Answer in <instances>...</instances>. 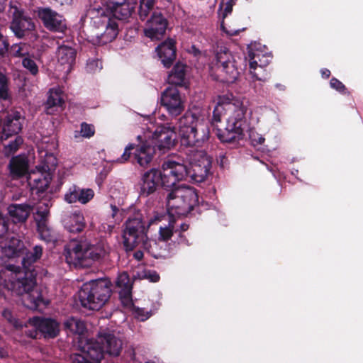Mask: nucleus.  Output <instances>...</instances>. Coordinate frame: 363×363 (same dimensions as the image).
I'll use <instances>...</instances> for the list:
<instances>
[{
	"label": "nucleus",
	"instance_id": "nucleus-11",
	"mask_svg": "<svg viewBox=\"0 0 363 363\" xmlns=\"http://www.w3.org/2000/svg\"><path fill=\"white\" fill-rule=\"evenodd\" d=\"M40 155V164L27 175L28 185L32 191H36L37 194L43 192L48 187L51 180L49 172L56 164V158L52 153L42 151Z\"/></svg>",
	"mask_w": 363,
	"mask_h": 363
},
{
	"label": "nucleus",
	"instance_id": "nucleus-59",
	"mask_svg": "<svg viewBox=\"0 0 363 363\" xmlns=\"http://www.w3.org/2000/svg\"><path fill=\"white\" fill-rule=\"evenodd\" d=\"M9 356V353L5 350L0 348V357L4 358Z\"/></svg>",
	"mask_w": 363,
	"mask_h": 363
},
{
	"label": "nucleus",
	"instance_id": "nucleus-55",
	"mask_svg": "<svg viewBox=\"0 0 363 363\" xmlns=\"http://www.w3.org/2000/svg\"><path fill=\"white\" fill-rule=\"evenodd\" d=\"M232 9H233L232 4L230 2H228L226 4L225 8L224 9V13H223V18H225L226 16H228L229 13H230L232 11Z\"/></svg>",
	"mask_w": 363,
	"mask_h": 363
},
{
	"label": "nucleus",
	"instance_id": "nucleus-26",
	"mask_svg": "<svg viewBox=\"0 0 363 363\" xmlns=\"http://www.w3.org/2000/svg\"><path fill=\"white\" fill-rule=\"evenodd\" d=\"M160 182L158 169H151L142 177L140 194L141 196H148L153 194Z\"/></svg>",
	"mask_w": 363,
	"mask_h": 363
},
{
	"label": "nucleus",
	"instance_id": "nucleus-57",
	"mask_svg": "<svg viewBox=\"0 0 363 363\" xmlns=\"http://www.w3.org/2000/svg\"><path fill=\"white\" fill-rule=\"evenodd\" d=\"M133 256L137 260H140L143 257V252L141 250H138L133 254Z\"/></svg>",
	"mask_w": 363,
	"mask_h": 363
},
{
	"label": "nucleus",
	"instance_id": "nucleus-53",
	"mask_svg": "<svg viewBox=\"0 0 363 363\" xmlns=\"http://www.w3.org/2000/svg\"><path fill=\"white\" fill-rule=\"evenodd\" d=\"M8 222L0 213V238H2L4 235L8 232Z\"/></svg>",
	"mask_w": 363,
	"mask_h": 363
},
{
	"label": "nucleus",
	"instance_id": "nucleus-58",
	"mask_svg": "<svg viewBox=\"0 0 363 363\" xmlns=\"http://www.w3.org/2000/svg\"><path fill=\"white\" fill-rule=\"evenodd\" d=\"M321 74L323 77L328 78L330 75V72L328 69H321Z\"/></svg>",
	"mask_w": 363,
	"mask_h": 363
},
{
	"label": "nucleus",
	"instance_id": "nucleus-16",
	"mask_svg": "<svg viewBox=\"0 0 363 363\" xmlns=\"http://www.w3.org/2000/svg\"><path fill=\"white\" fill-rule=\"evenodd\" d=\"M28 325L33 328L26 330V334L31 338H36L38 331L43 333L45 337H54L59 332L58 323L50 318L34 317L29 319Z\"/></svg>",
	"mask_w": 363,
	"mask_h": 363
},
{
	"label": "nucleus",
	"instance_id": "nucleus-1",
	"mask_svg": "<svg viewBox=\"0 0 363 363\" xmlns=\"http://www.w3.org/2000/svg\"><path fill=\"white\" fill-rule=\"evenodd\" d=\"M143 135L137 137L138 141L148 140V142L159 150L165 152L170 150L176 140V130L180 137L181 143L186 147H199L209 137V122L204 116L186 111L178 120L176 127L157 125L151 116L143 117Z\"/></svg>",
	"mask_w": 363,
	"mask_h": 363
},
{
	"label": "nucleus",
	"instance_id": "nucleus-62",
	"mask_svg": "<svg viewBox=\"0 0 363 363\" xmlns=\"http://www.w3.org/2000/svg\"><path fill=\"white\" fill-rule=\"evenodd\" d=\"M52 146L55 147V143L54 142L52 143Z\"/></svg>",
	"mask_w": 363,
	"mask_h": 363
},
{
	"label": "nucleus",
	"instance_id": "nucleus-50",
	"mask_svg": "<svg viewBox=\"0 0 363 363\" xmlns=\"http://www.w3.org/2000/svg\"><path fill=\"white\" fill-rule=\"evenodd\" d=\"M9 46L7 38L0 33V57H4L7 54Z\"/></svg>",
	"mask_w": 363,
	"mask_h": 363
},
{
	"label": "nucleus",
	"instance_id": "nucleus-51",
	"mask_svg": "<svg viewBox=\"0 0 363 363\" xmlns=\"http://www.w3.org/2000/svg\"><path fill=\"white\" fill-rule=\"evenodd\" d=\"M135 147L134 144H132V143L128 144L125 147L124 152H123V155H121V157L118 159V161L121 163L126 162L130 158V156L131 154V150H133Z\"/></svg>",
	"mask_w": 363,
	"mask_h": 363
},
{
	"label": "nucleus",
	"instance_id": "nucleus-61",
	"mask_svg": "<svg viewBox=\"0 0 363 363\" xmlns=\"http://www.w3.org/2000/svg\"><path fill=\"white\" fill-rule=\"evenodd\" d=\"M41 147H43V143H42ZM38 149H40V150H39V154H40V152H42V151H43V152H44V151H47V152H50V153H52V152H50L49 150H43V147H38ZM40 156H41V155H40Z\"/></svg>",
	"mask_w": 363,
	"mask_h": 363
},
{
	"label": "nucleus",
	"instance_id": "nucleus-13",
	"mask_svg": "<svg viewBox=\"0 0 363 363\" xmlns=\"http://www.w3.org/2000/svg\"><path fill=\"white\" fill-rule=\"evenodd\" d=\"M190 172L186 164L171 160L164 161L161 170H158L160 184L165 189L174 186L177 182L185 179Z\"/></svg>",
	"mask_w": 363,
	"mask_h": 363
},
{
	"label": "nucleus",
	"instance_id": "nucleus-33",
	"mask_svg": "<svg viewBox=\"0 0 363 363\" xmlns=\"http://www.w3.org/2000/svg\"><path fill=\"white\" fill-rule=\"evenodd\" d=\"M109 252L110 247L106 241L101 240L96 245H91L89 242L90 264L94 261L104 258Z\"/></svg>",
	"mask_w": 363,
	"mask_h": 363
},
{
	"label": "nucleus",
	"instance_id": "nucleus-32",
	"mask_svg": "<svg viewBox=\"0 0 363 363\" xmlns=\"http://www.w3.org/2000/svg\"><path fill=\"white\" fill-rule=\"evenodd\" d=\"M8 210L13 222L21 223L27 219L31 208L27 204H13L9 206Z\"/></svg>",
	"mask_w": 363,
	"mask_h": 363
},
{
	"label": "nucleus",
	"instance_id": "nucleus-14",
	"mask_svg": "<svg viewBox=\"0 0 363 363\" xmlns=\"http://www.w3.org/2000/svg\"><path fill=\"white\" fill-rule=\"evenodd\" d=\"M89 242L87 240H73L65 250V259L69 264L75 267L90 265Z\"/></svg>",
	"mask_w": 363,
	"mask_h": 363
},
{
	"label": "nucleus",
	"instance_id": "nucleus-46",
	"mask_svg": "<svg viewBox=\"0 0 363 363\" xmlns=\"http://www.w3.org/2000/svg\"><path fill=\"white\" fill-rule=\"evenodd\" d=\"M2 316L14 328L18 329L23 327V324L21 323V322H20L18 320H17L16 318L13 316L12 313L10 310L4 309L2 311Z\"/></svg>",
	"mask_w": 363,
	"mask_h": 363
},
{
	"label": "nucleus",
	"instance_id": "nucleus-7",
	"mask_svg": "<svg viewBox=\"0 0 363 363\" xmlns=\"http://www.w3.org/2000/svg\"><path fill=\"white\" fill-rule=\"evenodd\" d=\"M147 223H148V228L154 225H159L157 239L151 240L150 241H156L159 245V250L164 255L161 257H167L170 252L173 250L174 245L169 241L172 240V237L177 235L178 231L176 218L164 213L153 211L147 215Z\"/></svg>",
	"mask_w": 363,
	"mask_h": 363
},
{
	"label": "nucleus",
	"instance_id": "nucleus-37",
	"mask_svg": "<svg viewBox=\"0 0 363 363\" xmlns=\"http://www.w3.org/2000/svg\"><path fill=\"white\" fill-rule=\"evenodd\" d=\"M23 140L20 136H16L14 140L9 142V143L4 146V153L5 156L9 157L14 154L23 144Z\"/></svg>",
	"mask_w": 363,
	"mask_h": 363
},
{
	"label": "nucleus",
	"instance_id": "nucleus-34",
	"mask_svg": "<svg viewBox=\"0 0 363 363\" xmlns=\"http://www.w3.org/2000/svg\"><path fill=\"white\" fill-rule=\"evenodd\" d=\"M186 66L182 63H177L168 76L170 84L182 86L185 84Z\"/></svg>",
	"mask_w": 363,
	"mask_h": 363
},
{
	"label": "nucleus",
	"instance_id": "nucleus-24",
	"mask_svg": "<svg viewBox=\"0 0 363 363\" xmlns=\"http://www.w3.org/2000/svg\"><path fill=\"white\" fill-rule=\"evenodd\" d=\"M9 174L13 179H18L30 172L29 160L26 154H21L13 157L8 165Z\"/></svg>",
	"mask_w": 363,
	"mask_h": 363
},
{
	"label": "nucleus",
	"instance_id": "nucleus-27",
	"mask_svg": "<svg viewBox=\"0 0 363 363\" xmlns=\"http://www.w3.org/2000/svg\"><path fill=\"white\" fill-rule=\"evenodd\" d=\"M62 223L65 228L71 233H81L86 227L84 216L79 211L66 214L62 219Z\"/></svg>",
	"mask_w": 363,
	"mask_h": 363
},
{
	"label": "nucleus",
	"instance_id": "nucleus-54",
	"mask_svg": "<svg viewBox=\"0 0 363 363\" xmlns=\"http://www.w3.org/2000/svg\"><path fill=\"white\" fill-rule=\"evenodd\" d=\"M220 28L223 32H225L229 36H233L238 35L241 30H243L244 28L242 29H233V28H226L223 21L221 23Z\"/></svg>",
	"mask_w": 363,
	"mask_h": 363
},
{
	"label": "nucleus",
	"instance_id": "nucleus-47",
	"mask_svg": "<svg viewBox=\"0 0 363 363\" xmlns=\"http://www.w3.org/2000/svg\"><path fill=\"white\" fill-rule=\"evenodd\" d=\"M81 135L83 138H89L94 135L95 130L94 127L86 123H82L81 124V130H80Z\"/></svg>",
	"mask_w": 363,
	"mask_h": 363
},
{
	"label": "nucleus",
	"instance_id": "nucleus-31",
	"mask_svg": "<svg viewBox=\"0 0 363 363\" xmlns=\"http://www.w3.org/2000/svg\"><path fill=\"white\" fill-rule=\"evenodd\" d=\"M2 254L8 257L13 258L19 256L23 249V242L14 235L8 237L1 245Z\"/></svg>",
	"mask_w": 363,
	"mask_h": 363
},
{
	"label": "nucleus",
	"instance_id": "nucleus-42",
	"mask_svg": "<svg viewBox=\"0 0 363 363\" xmlns=\"http://www.w3.org/2000/svg\"><path fill=\"white\" fill-rule=\"evenodd\" d=\"M10 53L15 57H25L28 54V52L26 48V45L19 43L14 44L11 46Z\"/></svg>",
	"mask_w": 363,
	"mask_h": 363
},
{
	"label": "nucleus",
	"instance_id": "nucleus-52",
	"mask_svg": "<svg viewBox=\"0 0 363 363\" xmlns=\"http://www.w3.org/2000/svg\"><path fill=\"white\" fill-rule=\"evenodd\" d=\"M330 86L339 92H344L346 90L345 85L336 78H332L330 82Z\"/></svg>",
	"mask_w": 363,
	"mask_h": 363
},
{
	"label": "nucleus",
	"instance_id": "nucleus-23",
	"mask_svg": "<svg viewBox=\"0 0 363 363\" xmlns=\"http://www.w3.org/2000/svg\"><path fill=\"white\" fill-rule=\"evenodd\" d=\"M11 9H13L14 11L13 18L10 28L18 38H22L26 31L34 28V24L32 20L30 18L24 16L16 6H12Z\"/></svg>",
	"mask_w": 363,
	"mask_h": 363
},
{
	"label": "nucleus",
	"instance_id": "nucleus-15",
	"mask_svg": "<svg viewBox=\"0 0 363 363\" xmlns=\"http://www.w3.org/2000/svg\"><path fill=\"white\" fill-rule=\"evenodd\" d=\"M149 16L150 18L147 21L144 28L145 35L152 40H160L165 33L167 20L158 9L153 8L150 11Z\"/></svg>",
	"mask_w": 363,
	"mask_h": 363
},
{
	"label": "nucleus",
	"instance_id": "nucleus-2",
	"mask_svg": "<svg viewBox=\"0 0 363 363\" xmlns=\"http://www.w3.org/2000/svg\"><path fill=\"white\" fill-rule=\"evenodd\" d=\"M247 107L243 101L232 94L220 95L213 112V123L220 122L222 118L226 121L223 130L216 129L218 138L225 143L239 140L249 131V138L253 146L264 143L265 139L259 133L249 128L246 119Z\"/></svg>",
	"mask_w": 363,
	"mask_h": 363
},
{
	"label": "nucleus",
	"instance_id": "nucleus-25",
	"mask_svg": "<svg viewBox=\"0 0 363 363\" xmlns=\"http://www.w3.org/2000/svg\"><path fill=\"white\" fill-rule=\"evenodd\" d=\"M23 120L24 118L18 111H11L7 113L2 127L4 135L7 138L13 134L18 133L22 128Z\"/></svg>",
	"mask_w": 363,
	"mask_h": 363
},
{
	"label": "nucleus",
	"instance_id": "nucleus-6",
	"mask_svg": "<svg viewBox=\"0 0 363 363\" xmlns=\"http://www.w3.org/2000/svg\"><path fill=\"white\" fill-rule=\"evenodd\" d=\"M123 342L113 332L104 330L99 333L96 340H89L83 346L85 357L89 361L101 362L104 354L117 357L122 350Z\"/></svg>",
	"mask_w": 363,
	"mask_h": 363
},
{
	"label": "nucleus",
	"instance_id": "nucleus-39",
	"mask_svg": "<svg viewBox=\"0 0 363 363\" xmlns=\"http://www.w3.org/2000/svg\"><path fill=\"white\" fill-rule=\"evenodd\" d=\"M128 308H133L135 318L140 321H145L147 320L152 315L151 310L148 311L144 308L135 307L133 306V304L132 306Z\"/></svg>",
	"mask_w": 363,
	"mask_h": 363
},
{
	"label": "nucleus",
	"instance_id": "nucleus-64",
	"mask_svg": "<svg viewBox=\"0 0 363 363\" xmlns=\"http://www.w3.org/2000/svg\"><path fill=\"white\" fill-rule=\"evenodd\" d=\"M296 172H298V170H296V172H292V174H296Z\"/></svg>",
	"mask_w": 363,
	"mask_h": 363
},
{
	"label": "nucleus",
	"instance_id": "nucleus-41",
	"mask_svg": "<svg viewBox=\"0 0 363 363\" xmlns=\"http://www.w3.org/2000/svg\"><path fill=\"white\" fill-rule=\"evenodd\" d=\"M23 67L29 71V72L35 76L38 73V67L34 60L30 58V57H25L22 61Z\"/></svg>",
	"mask_w": 363,
	"mask_h": 363
},
{
	"label": "nucleus",
	"instance_id": "nucleus-45",
	"mask_svg": "<svg viewBox=\"0 0 363 363\" xmlns=\"http://www.w3.org/2000/svg\"><path fill=\"white\" fill-rule=\"evenodd\" d=\"M86 71L90 73H96L102 69V63L99 59H89L87 61Z\"/></svg>",
	"mask_w": 363,
	"mask_h": 363
},
{
	"label": "nucleus",
	"instance_id": "nucleus-18",
	"mask_svg": "<svg viewBox=\"0 0 363 363\" xmlns=\"http://www.w3.org/2000/svg\"><path fill=\"white\" fill-rule=\"evenodd\" d=\"M38 15L50 31L64 33L67 29L65 18L49 7L38 8Z\"/></svg>",
	"mask_w": 363,
	"mask_h": 363
},
{
	"label": "nucleus",
	"instance_id": "nucleus-30",
	"mask_svg": "<svg viewBox=\"0 0 363 363\" xmlns=\"http://www.w3.org/2000/svg\"><path fill=\"white\" fill-rule=\"evenodd\" d=\"M111 213L101 218L99 230L111 233L116 224L122 220V214L118 207L111 205Z\"/></svg>",
	"mask_w": 363,
	"mask_h": 363
},
{
	"label": "nucleus",
	"instance_id": "nucleus-8",
	"mask_svg": "<svg viewBox=\"0 0 363 363\" xmlns=\"http://www.w3.org/2000/svg\"><path fill=\"white\" fill-rule=\"evenodd\" d=\"M198 202L195 189L181 186L173 189L167 196V213L172 217L187 215Z\"/></svg>",
	"mask_w": 363,
	"mask_h": 363
},
{
	"label": "nucleus",
	"instance_id": "nucleus-49",
	"mask_svg": "<svg viewBox=\"0 0 363 363\" xmlns=\"http://www.w3.org/2000/svg\"><path fill=\"white\" fill-rule=\"evenodd\" d=\"M140 279L144 278L149 279L150 281L157 282L160 279V277L157 273L155 271L144 270L142 272V274H138Z\"/></svg>",
	"mask_w": 363,
	"mask_h": 363
},
{
	"label": "nucleus",
	"instance_id": "nucleus-60",
	"mask_svg": "<svg viewBox=\"0 0 363 363\" xmlns=\"http://www.w3.org/2000/svg\"><path fill=\"white\" fill-rule=\"evenodd\" d=\"M6 1V0H0V12L4 9Z\"/></svg>",
	"mask_w": 363,
	"mask_h": 363
},
{
	"label": "nucleus",
	"instance_id": "nucleus-28",
	"mask_svg": "<svg viewBox=\"0 0 363 363\" xmlns=\"http://www.w3.org/2000/svg\"><path fill=\"white\" fill-rule=\"evenodd\" d=\"M156 52L162 65L169 67L176 56L174 41L169 39L162 43L157 47Z\"/></svg>",
	"mask_w": 363,
	"mask_h": 363
},
{
	"label": "nucleus",
	"instance_id": "nucleus-12",
	"mask_svg": "<svg viewBox=\"0 0 363 363\" xmlns=\"http://www.w3.org/2000/svg\"><path fill=\"white\" fill-rule=\"evenodd\" d=\"M211 73L216 75V79L225 83L234 82L238 75L235 56L228 50L220 49L216 55V64L211 67Z\"/></svg>",
	"mask_w": 363,
	"mask_h": 363
},
{
	"label": "nucleus",
	"instance_id": "nucleus-29",
	"mask_svg": "<svg viewBox=\"0 0 363 363\" xmlns=\"http://www.w3.org/2000/svg\"><path fill=\"white\" fill-rule=\"evenodd\" d=\"M139 142L140 144L137 146L134 157L140 166L146 167L151 162L155 149L148 140L143 139Z\"/></svg>",
	"mask_w": 363,
	"mask_h": 363
},
{
	"label": "nucleus",
	"instance_id": "nucleus-22",
	"mask_svg": "<svg viewBox=\"0 0 363 363\" xmlns=\"http://www.w3.org/2000/svg\"><path fill=\"white\" fill-rule=\"evenodd\" d=\"M118 289L120 299L125 307H130L133 305L132 287L133 282L126 272L120 274L116 281Z\"/></svg>",
	"mask_w": 363,
	"mask_h": 363
},
{
	"label": "nucleus",
	"instance_id": "nucleus-10",
	"mask_svg": "<svg viewBox=\"0 0 363 363\" xmlns=\"http://www.w3.org/2000/svg\"><path fill=\"white\" fill-rule=\"evenodd\" d=\"M247 50L250 59V74L252 82L254 84V89L258 90L262 86V83L257 84L256 82H265L267 81V74L264 67L269 64L272 56L267 48L260 43H251L247 47Z\"/></svg>",
	"mask_w": 363,
	"mask_h": 363
},
{
	"label": "nucleus",
	"instance_id": "nucleus-56",
	"mask_svg": "<svg viewBox=\"0 0 363 363\" xmlns=\"http://www.w3.org/2000/svg\"><path fill=\"white\" fill-rule=\"evenodd\" d=\"M57 4L60 6L69 5L72 3V0H54Z\"/></svg>",
	"mask_w": 363,
	"mask_h": 363
},
{
	"label": "nucleus",
	"instance_id": "nucleus-4",
	"mask_svg": "<svg viewBox=\"0 0 363 363\" xmlns=\"http://www.w3.org/2000/svg\"><path fill=\"white\" fill-rule=\"evenodd\" d=\"M103 4L108 13H106L104 9L99 8L93 11L96 13V16L91 17L94 25L105 28L104 33H97L91 39L93 44L98 45L111 42L118 35V25L115 20L111 18V16L118 19H126L134 11L137 0H103Z\"/></svg>",
	"mask_w": 363,
	"mask_h": 363
},
{
	"label": "nucleus",
	"instance_id": "nucleus-40",
	"mask_svg": "<svg viewBox=\"0 0 363 363\" xmlns=\"http://www.w3.org/2000/svg\"><path fill=\"white\" fill-rule=\"evenodd\" d=\"M9 96V79L0 72V99L6 100Z\"/></svg>",
	"mask_w": 363,
	"mask_h": 363
},
{
	"label": "nucleus",
	"instance_id": "nucleus-20",
	"mask_svg": "<svg viewBox=\"0 0 363 363\" xmlns=\"http://www.w3.org/2000/svg\"><path fill=\"white\" fill-rule=\"evenodd\" d=\"M77 56L76 49L71 43L62 44L58 46L56 51V57L58 65L61 67V70L68 74L74 63Z\"/></svg>",
	"mask_w": 363,
	"mask_h": 363
},
{
	"label": "nucleus",
	"instance_id": "nucleus-36",
	"mask_svg": "<svg viewBox=\"0 0 363 363\" xmlns=\"http://www.w3.org/2000/svg\"><path fill=\"white\" fill-rule=\"evenodd\" d=\"M64 325L70 332L77 334H82L86 328L84 323L75 318H68Z\"/></svg>",
	"mask_w": 363,
	"mask_h": 363
},
{
	"label": "nucleus",
	"instance_id": "nucleus-43",
	"mask_svg": "<svg viewBox=\"0 0 363 363\" xmlns=\"http://www.w3.org/2000/svg\"><path fill=\"white\" fill-rule=\"evenodd\" d=\"M94 196V192L91 189L79 188V202L82 204H86L90 201Z\"/></svg>",
	"mask_w": 363,
	"mask_h": 363
},
{
	"label": "nucleus",
	"instance_id": "nucleus-9",
	"mask_svg": "<svg viewBox=\"0 0 363 363\" xmlns=\"http://www.w3.org/2000/svg\"><path fill=\"white\" fill-rule=\"evenodd\" d=\"M111 287L106 280H92L85 283L79 291V301L83 307L99 310L108 300Z\"/></svg>",
	"mask_w": 363,
	"mask_h": 363
},
{
	"label": "nucleus",
	"instance_id": "nucleus-48",
	"mask_svg": "<svg viewBox=\"0 0 363 363\" xmlns=\"http://www.w3.org/2000/svg\"><path fill=\"white\" fill-rule=\"evenodd\" d=\"M189 228V225L182 223L180 224L177 223V229L178 230L177 235L179 239L177 240L178 243H183L186 245H189L188 240L182 235V232L187 230Z\"/></svg>",
	"mask_w": 363,
	"mask_h": 363
},
{
	"label": "nucleus",
	"instance_id": "nucleus-5",
	"mask_svg": "<svg viewBox=\"0 0 363 363\" xmlns=\"http://www.w3.org/2000/svg\"><path fill=\"white\" fill-rule=\"evenodd\" d=\"M146 226L148 228L147 217L142 218L136 214L133 218H129L123 230V243L127 250H133L140 247L147 250L155 258H159L164 255L159 250V245L156 241H149L145 234Z\"/></svg>",
	"mask_w": 363,
	"mask_h": 363
},
{
	"label": "nucleus",
	"instance_id": "nucleus-63",
	"mask_svg": "<svg viewBox=\"0 0 363 363\" xmlns=\"http://www.w3.org/2000/svg\"><path fill=\"white\" fill-rule=\"evenodd\" d=\"M296 172H298V170H296V172H292V174H296Z\"/></svg>",
	"mask_w": 363,
	"mask_h": 363
},
{
	"label": "nucleus",
	"instance_id": "nucleus-21",
	"mask_svg": "<svg viewBox=\"0 0 363 363\" xmlns=\"http://www.w3.org/2000/svg\"><path fill=\"white\" fill-rule=\"evenodd\" d=\"M65 106V96L62 89L59 87L51 88L48 91V99L45 104L47 114L52 115L62 111Z\"/></svg>",
	"mask_w": 363,
	"mask_h": 363
},
{
	"label": "nucleus",
	"instance_id": "nucleus-35",
	"mask_svg": "<svg viewBox=\"0 0 363 363\" xmlns=\"http://www.w3.org/2000/svg\"><path fill=\"white\" fill-rule=\"evenodd\" d=\"M52 206L50 200H42L36 206L35 220L37 224H45L49 215V209Z\"/></svg>",
	"mask_w": 363,
	"mask_h": 363
},
{
	"label": "nucleus",
	"instance_id": "nucleus-44",
	"mask_svg": "<svg viewBox=\"0 0 363 363\" xmlns=\"http://www.w3.org/2000/svg\"><path fill=\"white\" fill-rule=\"evenodd\" d=\"M65 200L69 203H73L79 201V187L76 186L69 187L65 194Z\"/></svg>",
	"mask_w": 363,
	"mask_h": 363
},
{
	"label": "nucleus",
	"instance_id": "nucleus-38",
	"mask_svg": "<svg viewBox=\"0 0 363 363\" xmlns=\"http://www.w3.org/2000/svg\"><path fill=\"white\" fill-rule=\"evenodd\" d=\"M38 231L41 240L49 242L55 240V237L52 235L50 230L47 226L46 223L45 224H37Z\"/></svg>",
	"mask_w": 363,
	"mask_h": 363
},
{
	"label": "nucleus",
	"instance_id": "nucleus-17",
	"mask_svg": "<svg viewBox=\"0 0 363 363\" xmlns=\"http://www.w3.org/2000/svg\"><path fill=\"white\" fill-rule=\"evenodd\" d=\"M191 172L188 176L196 182L203 181L209 173L211 167V160L203 152H197L189 161Z\"/></svg>",
	"mask_w": 363,
	"mask_h": 363
},
{
	"label": "nucleus",
	"instance_id": "nucleus-3",
	"mask_svg": "<svg viewBox=\"0 0 363 363\" xmlns=\"http://www.w3.org/2000/svg\"><path fill=\"white\" fill-rule=\"evenodd\" d=\"M43 254V248L35 245L33 250L28 252L22 260L25 269L9 265L0 269V286L21 296L24 306L31 310L37 309L40 306L48 304L40 291L35 287V277L29 267L38 260Z\"/></svg>",
	"mask_w": 363,
	"mask_h": 363
},
{
	"label": "nucleus",
	"instance_id": "nucleus-19",
	"mask_svg": "<svg viewBox=\"0 0 363 363\" xmlns=\"http://www.w3.org/2000/svg\"><path fill=\"white\" fill-rule=\"evenodd\" d=\"M161 104L169 114L177 116L184 109V101L179 90L175 87L167 88L161 96Z\"/></svg>",
	"mask_w": 363,
	"mask_h": 363
}]
</instances>
